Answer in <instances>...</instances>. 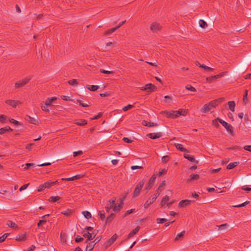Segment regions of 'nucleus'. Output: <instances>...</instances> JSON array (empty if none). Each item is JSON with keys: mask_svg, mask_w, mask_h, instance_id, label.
Masks as SVG:
<instances>
[{"mask_svg": "<svg viewBox=\"0 0 251 251\" xmlns=\"http://www.w3.org/2000/svg\"><path fill=\"white\" fill-rule=\"evenodd\" d=\"M34 165L35 164L34 163H26L25 165V167L24 169L27 170L29 168V167L34 166Z\"/></svg>", "mask_w": 251, "mask_h": 251, "instance_id": "62", "label": "nucleus"}, {"mask_svg": "<svg viewBox=\"0 0 251 251\" xmlns=\"http://www.w3.org/2000/svg\"><path fill=\"white\" fill-rule=\"evenodd\" d=\"M239 163L237 162H234L229 163L226 167L227 169H232L234 167H236L238 165Z\"/></svg>", "mask_w": 251, "mask_h": 251, "instance_id": "30", "label": "nucleus"}, {"mask_svg": "<svg viewBox=\"0 0 251 251\" xmlns=\"http://www.w3.org/2000/svg\"><path fill=\"white\" fill-rule=\"evenodd\" d=\"M247 96H248V90H246L244 95V97H243V102L244 103H246L248 100Z\"/></svg>", "mask_w": 251, "mask_h": 251, "instance_id": "53", "label": "nucleus"}, {"mask_svg": "<svg viewBox=\"0 0 251 251\" xmlns=\"http://www.w3.org/2000/svg\"><path fill=\"white\" fill-rule=\"evenodd\" d=\"M175 147L176 148V149L179 151H183V152H188V150L187 149H186L185 148H184L182 145L180 144H179V143H176L175 144Z\"/></svg>", "mask_w": 251, "mask_h": 251, "instance_id": "21", "label": "nucleus"}, {"mask_svg": "<svg viewBox=\"0 0 251 251\" xmlns=\"http://www.w3.org/2000/svg\"><path fill=\"white\" fill-rule=\"evenodd\" d=\"M218 120V122L223 126L225 127L226 130L227 132H228L230 134H231L232 135H234V132L233 130V126L225 122V121L223 120L222 119L217 118L215 120H213V123L216 122V121Z\"/></svg>", "mask_w": 251, "mask_h": 251, "instance_id": "4", "label": "nucleus"}, {"mask_svg": "<svg viewBox=\"0 0 251 251\" xmlns=\"http://www.w3.org/2000/svg\"><path fill=\"white\" fill-rule=\"evenodd\" d=\"M83 236L84 237L87 238V240H92V235H91L89 232H87L86 233H84Z\"/></svg>", "mask_w": 251, "mask_h": 251, "instance_id": "48", "label": "nucleus"}, {"mask_svg": "<svg viewBox=\"0 0 251 251\" xmlns=\"http://www.w3.org/2000/svg\"><path fill=\"white\" fill-rule=\"evenodd\" d=\"M144 122L146 124H144V125H145V126H147L152 127V126H157V124L156 123L148 122H146V121H144Z\"/></svg>", "mask_w": 251, "mask_h": 251, "instance_id": "45", "label": "nucleus"}, {"mask_svg": "<svg viewBox=\"0 0 251 251\" xmlns=\"http://www.w3.org/2000/svg\"><path fill=\"white\" fill-rule=\"evenodd\" d=\"M48 106H49V105H46V102L44 105L42 103L41 105L42 110L46 112H49L50 111Z\"/></svg>", "mask_w": 251, "mask_h": 251, "instance_id": "41", "label": "nucleus"}, {"mask_svg": "<svg viewBox=\"0 0 251 251\" xmlns=\"http://www.w3.org/2000/svg\"><path fill=\"white\" fill-rule=\"evenodd\" d=\"M161 28L162 26L160 25L156 22L152 23L150 26V29L153 32L159 31L161 29Z\"/></svg>", "mask_w": 251, "mask_h": 251, "instance_id": "8", "label": "nucleus"}, {"mask_svg": "<svg viewBox=\"0 0 251 251\" xmlns=\"http://www.w3.org/2000/svg\"><path fill=\"white\" fill-rule=\"evenodd\" d=\"M84 176V175H83V174L76 175L75 176L71 177L72 181L79 179L83 177Z\"/></svg>", "mask_w": 251, "mask_h": 251, "instance_id": "39", "label": "nucleus"}, {"mask_svg": "<svg viewBox=\"0 0 251 251\" xmlns=\"http://www.w3.org/2000/svg\"><path fill=\"white\" fill-rule=\"evenodd\" d=\"M162 136V132L151 133L148 134L147 136L152 139H156L161 137Z\"/></svg>", "mask_w": 251, "mask_h": 251, "instance_id": "11", "label": "nucleus"}, {"mask_svg": "<svg viewBox=\"0 0 251 251\" xmlns=\"http://www.w3.org/2000/svg\"><path fill=\"white\" fill-rule=\"evenodd\" d=\"M229 108L232 112L235 110V103L234 101H230L228 102Z\"/></svg>", "mask_w": 251, "mask_h": 251, "instance_id": "28", "label": "nucleus"}, {"mask_svg": "<svg viewBox=\"0 0 251 251\" xmlns=\"http://www.w3.org/2000/svg\"><path fill=\"white\" fill-rule=\"evenodd\" d=\"M31 77L30 76H27L22 80H20L18 81H17L15 83V88L16 89L21 88L27 84L29 81L30 80Z\"/></svg>", "mask_w": 251, "mask_h": 251, "instance_id": "6", "label": "nucleus"}, {"mask_svg": "<svg viewBox=\"0 0 251 251\" xmlns=\"http://www.w3.org/2000/svg\"><path fill=\"white\" fill-rule=\"evenodd\" d=\"M117 238V235L116 234H114L110 239H109L107 242L106 246L108 247L111 246L116 241Z\"/></svg>", "mask_w": 251, "mask_h": 251, "instance_id": "15", "label": "nucleus"}, {"mask_svg": "<svg viewBox=\"0 0 251 251\" xmlns=\"http://www.w3.org/2000/svg\"><path fill=\"white\" fill-rule=\"evenodd\" d=\"M47 222L46 220H40L39 222L37 224V226L38 227H40L42 225L45 224Z\"/></svg>", "mask_w": 251, "mask_h": 251, "instance_id": "61", "label": "nucleus"}, {"mask_svg": "<svg viewBox=\"0 0 251 251\" xmlns=\"http://www.w3.org/2000/svg\"><path fill=\"white\" fill-rule=\"evenodd\" d=\"M75 124L77 126H82L87 124V122L84 119H80L79 121L76 122Z\"/></svg>", "mask_w": 251, "mask_h": 251, "instance_id": "33", "label": "nucleus"}, {"mask_svg": "<svg viewBox=\"0 0 251 251\" xmlns=\"http://www.w3.org/2000/svg\"><path fill=\"white\" fill-rule=\"evenodd\" d=\"M184 157L186 158V159H187L188 160H189L191 162H196V163H198V161L196 160V159H195V158L194 157V156H191L189 154H184Z\"/></svg>", "mask_w": 251, "mask_h": 251, "instance_id": "22", "label": "nucleus"}, {"mask_svg": "<svg viewBox=\"0 0 251 251\" xmlns=\"http://www.w3.org/2000/svg\"><path fill=\"white\" fill-rule=\"evenodd\" d=\"M6 225L8 227H12V228H17V224L15 222L10 221V220H8L7 222Z\"/></svg>", "mask_w": 251, "mask_h": 251, "instance_id": "27", "label": "nucleus"}, {"mask_svg": "<svg viewBox=\"0 0 251 251\" xmlns=\"http://www.w3.org/2000/svg\"><path fill=\"white\" fill-rule=\"evenodd\" d=\"M99 88V86L98 85H89L87 87V88L92 91H97Z\"/></svg>", "mask_w": 251, "mask_h": 251, "instance_id": "37", "label": "nucleus"}, {"mask_svg": "<svg viewBox=\"0 0 251 251\" xmlns=\"http://www.w3.org/2000/svg\"><path fill=\"white\" fill-rule=\"evenodd\" d=\"M169 200V196L166 195L165 196H164L162 199V201L160 202V205L161 206L163 207L166 203V202Z\"/></svg>", "mask_w": 251, "mask_h": 251, "instance_id": "29", "label": "nucleus"}, {"mask_svg": "<svg viewBox=\"0 0 251 251\" xmlns=\"http://www.w3.org/2000/svg\"><path fill=\"white\" fill-rule=\"evenodd\" d=\"M196 65H199V67L201 68H202V69H204V70H207V71H213V68H211L209 67H208L204 64H200V63L198 62H197L196 63Z\"/></svg>", "mask_w": 251, "mask_h": 251, "instance_id": "23", "label": "nucleus"}, {"mask_svg": "<svg viewBox=\"0 0 251 251\" xmlns=\"http://www.w3.org/2000/svg\"><path fill=\"white\" fill-rule=\"evenodd\" d=\"M26 239V234L18 235L16 237V240L18 241H24Z\"/></svg>", "mask_w": 251, "mask_h": 251, "instance_id": "19", "label": "nucleus"}, {"mask_svg": "<svg viewBox=\"0 0 251 251\" xmlns=\"http://www.w3.org/2000/svg\"><path fill=\"white\" fill-rule=\"evenodd\" d=\"M96 245L95 241H91L87 244L86 248V251H92Z\"/></svg>", "mask_w": 251, "mask_h": 251, "instance_id": "17", "label": "nucleus"}, {"mask_svg": "<svg viewBox=\"0 0 251 251\" xmlns=\"http://www.w3.org/2000/svg\"><path fill=\"white\" fill-rule=\"evenodd\" d=\"M165 181H162L153 195L146 201L144 205L145 209L148 208L156 200L163 190V187L165 185Z\"/></svg>", "mask_w": 251, "mask_h": 251, "instance_id": "1", "label": "nucleus"}, {"mask_svg": "<svg viewBox=\"0 0 251 251\" xmlns=\"http://www.w3.org/2000/svg\"><path fill=\"white\" fill-rule=\"evenodd\" d=\"M134 107L133 105L128 104L127 106H126L123 108V110L124 111H126L129 109L132 108Z\"/></svg>", "mask_w": 251, "mask_h": 251, "instance_id": "50", "label": "nucleus"}, {"mask_svg": "<svg viewBox=\"0 0 251 251\" xmlns=\"http://www.w3.org/2000/svg\"><path fill=\"white\" fill-rule=\"evenodd\" d=\"M156 87L154 85L151 83H149L146 84L145 86H143L140 88V89L142 91H147L148 92H151L155 90Z\"/></svg>", "mask_w": 251, "mask_h": 251, "instance_id": "7", "label": "nucleus"}, {"mask_svg": "<svg viewBox=\"0 0 251 251\" xmlns=\"http://www.w3.org/2000/svg\"><path fill=\"white\" fill-rule=\"evenodd\" d=\"M58 181L57 180L54 181H47L44 183V188H49L51 186H53V185L58 183Z\"/></svg>", "mask_w": 251, "mask_h": 251, "instance_id": "16", "label": "nucleus"}, {"mask_svg": "<svg viewBox=\"0 0 251 251\" xmlns=\"http://www.w3.org/2000/svg\"><path fill=\"white\" fill-rule=\"evenodd\" d=\"M250 203V201H245V202L244 203H242L241 204H238V205H234L233 206L234 207H243V206H245L246 205H247V204H248L249 203Z\"/></svg>", "mask_w": 251, "mask_h": 251, "instance_id": "51", "label": "nucleus"}, {"mask_svg": "<svg viewBox=\"0 0 251 251\" xmlns=\"http://www.w3.org/2000/svg\"><path fill=\"white\" fill-rule=\"evenodd\" d=\"M10 122L16 126L21 125V124L19 122L13 119H11V120H10Z\"/></svg>", "mask_w": 251, "mask_h": 251, "instance_id": "55", "label": "nucleus"}, {"mask_svg": "<svg viewBox=\"0 0 251 251\" xmlns=\"http://www.w3.org/2000/svg\"><path fill=\"white\" fill-rule=\"evenodd\" d=\"M57 100V98L55 97H51V98H48L45 102L46 105H49V106H50L52 103L53 101H55Z\"/></svg>", "mask_w": 251, "mask_h": 251, "instance_id": "24", "label": "nucleus"}, {"mask_svg": "<svg viewBox=\"0 0 251 251\" xmlns=\"http://www.w3.org/2000/svg\"><path fill=\"white\" fill-rule=\"evenodd\" d=\"M227 73V72L226 71V72H224L221 73L219 74L218 75H217L218 78L225 76V75H226Z\"/></svg>", "mask_w": 251, "mask_h": 251, "instance_id": "63", "label": "nucleus"}, {"mask_svg": "<svg viewBox=\"0 0 251 251\" xmlns=\"http://www.w3.org/2000/svg\"><path fill=\"white\" fill-rule=\"evenodd\" d=\"M166 173H167V170L166 169H162V170H161L159 172V173H158V176H160L162 175L166 174Z\"/></svg>", "mask_w": 251, "mask_h": 251, "instance_id": "60", "label": "nucleus"}, {"mask_svg": "<svg viewBox=\"0 0 251 251\" xmlns=\"http://www.w3.org/2000/svg\"><path fill=\"white\" fill-rule=\"evenodd\" d=\"M169 156L168 155H165L162 157V161L164 163H167L169 160Z\"/></svg>", "mask_w": 251, "mask_h": 251, "instance_id": "54", "label": "nucleus"}, {"mask_svg": "<svg viewBox=\"0 0 251 251\" xmlns=\"http://www.w3.org/2000/svg\"><path fill=\"white\" fill-rule=\"evenodd\" d=\"M68 83L69 84H70L72 86L76 85L78 84L77 81L75 79H73L70 80L68 81Z\"/></svg>", "mask_w": 251, "mask_h": 251, "instance_id": "47", "label": "nucleus"}, {"mask_svg": "<svg viewBox=\"0 0 251 251\" xmlns=\"http://www.w3.org/2000/svg\"><path fill=\"white\" fill-rule=\"evenodd\" d=\"M82 214L87 219H90L92 217L91 213L88 211H83Z\"/></svg>", "mask_w": 251, "mask_h": 251, "instance_id": "42", "label": "nucleus"}, {"mask_svg": "<svg viewBox=\"0 0 251 251\" xmlns=\"http://www.w3.org/2000/svg\"><path fill=\"white\" fill-rule=\"evenodd\" d=\"M167 221V219L165 218H157L156 222L157 224H163Z\"/></svg>", "mask_w": 251, "mask_h": 251, "instance_id": "46", "label": "nucleus"}, {"mask_svg": "<svg viewBox=\"0 0 251 251\" xmlns=\"http://www.w3.org/2000/svg\"><path fill=\"white\" fill-rule=\"evenodd\" d=\"M25 120L30 124H32L35 125L39 124L38 119H36L34 118H32L30 116L26 115L25 117Z\"/></svg>", "mask_w": 251, "mask_h": 251, "instance_id": "13", "label": "nucleus"}, {"mask_svg": "<svg viewBox=\"0 0 251 251\" xmlns=\"http://www.w3.org/2000/svg\"><path fill=\"white\" fill-rule=\"evenodd\" d=\"M145 180H144V179H142L141 181H140V182H139L138 183V184H137V185L134 189V192H133V197L134 198H135V197L138 196V195L140 194V191L142 190V189L143 188V187L145 184Z\"/></svg>", "mask_w": 251, "mask_h": 251, "instance_id": "5", "label": "nucleus"}, {"mask_svg": "<svg viewBox=\"0 0 251 251\" xmlns=\"http://www.w3.org/2000/svg\"><path fill=\"white\" fill-rule=\"evenodd\" d=\"M162 113L167 118H176L177 117V115H176V111L172 110L170 111H164L162 112Z\"/></svg>", "mask_w": 251, "mask_h": 251, "instance_id": "10", "label": "nucleus"}, {"mask_svg": "<svg viewBox=\"0 0 251 251\" xmlns=\"http://www.w3.org/2000/svg\"><path fill=\"white\" fill-rule=\"evenodd\" d=\"M12 129L9 126H6L4 127H2L0 129V134L2 135L6 132L12 131Z\"/></svg>", "mask_w": 251, "mask_h": 251, "instance_id": "20", "label": "nucleus"}, {"mask_svg": "<svg viewBox=\"0 0 251 251\" xmlns=\"http://www.w3.org/2000/svg\"><path fill=\"white\" fill-rule=\"evenodd\" d=\"M228 225L227 224H222L221 225L217 226H216L218 227V230H223L226 229L228 227Z\"/></svg>", "mask_w": 251, "mask_h": 251, "instance_id": "31", "label": "nucleus"}, {"mask_svg": "<svg viewBox=\"0 0 251 251\" xmlns=\"http://www.w3.org/2000/svg\"><path fill=\"white\" fill-rule=\"evenodd\" d=\"M176 111L177 117L180 115L185 116L187 113V111L184 109H179L178 110Z\"/></svg>", "mask_w": 251, "mask_h": 251, "instance_id": "25", "label": "nucleus"}, {"mask_svg": "<svg viewBox=\"0 0 251 251\" xmlns=\"http://www.w3.org/2000/svg\"><path fill=\"white\" fill-rule=\"evenodd\" d=\"M199 175L197 174H191L190 178L188 179L187 182H189L192 180H197L199 178Z\"/></svg>", "mask_w": 251, "mask_h": 251, "instance_id": "26", "label": "nucleus"}, {"mask_svg": "<svg viewBox=\"0 0 251 251\" xmlns=\"http://www.w3.org/2000/svg\"><path fill=\"white\" fill-rule=\"evenodd\" d=\"M225 98H221L210 101L209 103L205 104L201 108V111L204 113H206L210 111L212 108H215L218 104L223 102Z\"/></svg>", "mask_w": 251, "mask_h": 251, "instance_id": "2", "label": "nucleus"}, {"mask_svg": "<svg viewBox=\"0 0 251 251\" xmlns=\"http://www.w3.org/2000/svg\"><path fill=\"white\" fill-rule=\"evenodd\" d=\"M77 102L79 103V105L83 106V107H88L89 106V105L87 103H84L83 102H82V101L80 100H77Z\"/></svg>", "mask_w": 251, "mask_h": 251, "instance_id": "59", "label": "nucleus"}, {"mask_svg": "<svg viewBox=\"0 0 251 251\" xmlns=\"http://www.w3.org/2000/svg\"><path fill=\"white\" fill-rule=\"evenodd\" d=\"M156 177V175H155V174H153L151 176V177L150 178V179L148 182L147 186L146 187V189H150L152 187V186L155 181Z\"/></svg>", "mask_w": 251, "mask_h": 251, "instance_id": "12", "label": "nucleus"}, {"mask_svg": "<svg viewBox=\"0 0 251 251\" xmlns=\"http://www.w3.org/2000/svg\"><path fill=\"white\" fill-rule=\"evenodd\" d=\"M117 29V28H116V27H115L114 28H111L108 29V30H107L105 32V34L106 35L110 34L112 33L113 32H114V31H115Z\"/></svg>", "mask_w": 251, "mask_h": 251, "instance_id": "43", "label": "nucleus"}, {"mask_svg": "<svg viewBox=\"0 0 251 251\" xmlns=\"http://www.w3.org/2000/svg\"><path fill=\"white\" fill-rule=\"evenodd\" d=\"M7 117L4 115H0V122L4 123Z\"/></svg>", "mask_w": 251, "mask_h": 251, "instance_id": "58", "label": "nucleus"}, {"mask_svg": "<svg viewBox=\"0 0 251 251\" xmlns=\"http://www.w3.org/2000/svg\"><path fill=\"white\" fill-rule=\"evenodd\" d=\"M115 217V214L112 213L106 219L105 224L111 222Z\"/></svg>", "mask_w": 251, "mask_h": 251, "instance_id": "38", "label": "nucleus"}, {"mask_svg": "<svg viewBox=\"0 0 251 251\" xmlns=\"http://www.w3.org/2000/svg\"><path fill=\"white\" fill-rule=\"evenodd\" d=\"M193 201L189 200H184L181 201L178 203V206L184 207L185 206L189 205Z\"/></svg>", "mask_w": 251, "mask_h": 251, "instance_id": "14", "label": "nucleus"}, {"mask_svg": "<svg viewBox=\"0 0 251 251\" xmlns=\"http://www.w3.org/2000/svg\"><path fill=\"white\" fill-rule=\"evenodd\" d=\"M123 140L125 142L128 143H132L133 142L132 140H131L130 139H129L127 137H124Z\"/></svg>", "mask_w": 251, "mask_h": 251, "instance_id": "64", "label": "nucleus"}, {"mask_svg": "<svg viewBox=\"0 0 251 251\" xmlns=\"http://www.w3.org/2000/svg\"><path fill=\"white\" fill-rule=\"evenodd\" d=\"M185 233V231L184 230H183L182 232H181L180 233L177 234L175 239V241L178 240L180 238H181V237H182L183 236Z\"/></svg>", "mask_w": 251, "mask_h": 251, "instance_id": "40", "label": "nucleus"}, {"mask_svg": "<svg viewBox=\"0 0 251 251\" xmlns=\"http://www.w3.org/2000/svg\"><path fill=\"white\" fill-rule=\"evenodd\" d=\"M200 26L202 28H205L207 27V23L203 20H200L199 21Z\"/></svg>", "mask_w": 251, "mask_h": 251, "instance_id": "34", "label": "nucleus"}, {"mask_svg": "<svg viewBox=\"0 0 251 251\" xmlns=\"http://www.w3.org/2000/svg\"><path fill=\"white\" fill-rule=\"evenodd\" d=\"M82 153H83V152L81 151H74L73 152V156L74 157H76L78 155H81Z\"/></svg>", "mask_w": 251, "mask_h": 251, "instance_id": "57", "label": "nucleus"}, {"mask_svg": "<svg viewBox=\"0 0 251 251\" xmlns=\"http://www.w3.org/2000/svg\"><path fill=\"white\" fill-rule=\"evenodd\" d=\"M73 213L72 210L70 209H67L66 210L63 211L61 212V214L66 216H70Z\"/></svg>", "mask_w": 251, "mask_h": 251, "instance_id": "36", "label": "nucleus"}, {"mask_svg": "<svg viewBox=\"0 0 251 251\" xmlns=\"http://www.w3.org/2000/svg\"><path fill=\"white\" fill-rule=\"evenodd\" d=\"M185 88L187 90H190L192 92H196V89L194 87L191 86V85H186Z\"/></svg>", "mask_w": 251, "mask_h": 251, "instance_id": "49", "label": "nucleus"}, {"mask_svg": "<svg viewBox=\"0 0 251 251\" xmlns=\"http://www.w3.org/2000/svg\"><path fill=\"white\" fill-rule=\"evenodd\" d=\"M135 211V209H131L129 210H127V211H126V212L125 213L124 216V217H126V216L128 215L129 214L133 213L134 211Z\"/></svg>", "mask_w": 251, "mask_h": 251, "instance_id": "56", "label": "nucleus"}, {"mask_svg": "<svg viewBox=\"0 0 251 251\" xmlns=\"http://www.w3.org/2000/svg\"><path fill=\"white\" fill-rule=\"evenodd\" d=\"M5 103L7 105L12 106L13 108H16L18 104H22V102L19 100H7L5 101Z\"/></svg>", "mask_w": 251, "mask_h": 251, "instance_id": "9", "label": "nucleus"}, {"mask_svg": "<svg viewBox=\"0 0 251 251\" xmlns=\"http://www.w3.org/2000/svg\"><path fill=\"white\" fill-rule=\"evenodd\" d=\"M124 199L125 198H123V199H120V203L117 205L116 203H115L116 198H112L109 201V203L107 205H108V206L109 207V208L113 209V210L114 212H118L120 210V209L123 207Z\"/></svg>", "mask_w": 251, "mask_h": 251, "instance_id": "3", "label": "nucleus"}, {"mask_svg": "<svg viewBox=\"0 0 251 251\" xmlns=\"http://www.w3.org/2000/svg\"><path fill=\"white\" fill-rule=\"evenodd\" d=\"M60 199L61 198L59 196H51L50 198L49 201L51 202H55Z\"/></svg>", "mask_w": 251, "mask_h": 251, "instance_id": "32", "label": "nucleus"}, {"mask_svg": "<svg viewBox=\"0 0 251 251\" xmlns=\"http://www.w3.org/2000/svg\"><path fill=\"white\" fill-rule=\"evenodd\" d=\"M218 78V77L217 76V75H213V76H209V77H207L206 78V82H209V83H211L214 80H215L216 79Z\"/></svg>", "mask_w": 251, "mask_h": 251, "instance_id": "35", "label": "nucleus"}, {"mask_svg": "<svg viewBox=\"0 0 251 251\" xmlns=\"http://www.w3.org/2000/svg\"><path fill=\"white\" fill-rule=\"evenodd\" d=\"M8 235V233H5L2 236L0 237V243L3 242L7 238Z\"/></svg>", "mask_w": 251, "mask_h": 251, "instance_id": "52", "label": "nucleus"}, {"mask_svg": "<svg viewBox=\"0 0 251 251\" xmlns=\"http://www.w3.org/2000/svg\"><path fill=\"white\" fill-rule=\"evenodd\" d=\"M140 227L139 226H137L135 229L132 230L128 234V238H130L135 234H136L140 230Z\"/></svg>", "mask_w": 251, "mask_h": 251, "instance_id": "18", "label": "nucleus"}, {"mask_svg": "<svg viewBox=\"0 0 251 251\" xmlns=\"http://www.w3.org/2000/svg\"><path fill=\"white\" fill-rule=\"evenodd\" d=\"M98 216L101 220H103L105 218L104 211H100L98 213Z\"/></svg>", "mask_w": 251, "mask_h": 251, "instance_id": "44", "label": "nucleus"}]
</instances>
